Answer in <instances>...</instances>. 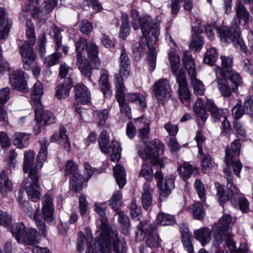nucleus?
<instances>
[{
	"instance_id": "f257e3e1",
	"label": "nucleus",
	"mask_w": 253,
	"mask_h": 253,
	"mask_svg": "<svg viewBox=\"0 0 253 253\" xmlns=\"http://www.w3.org/2000/svg\"><path fill=\"white\" fill-rule=\"evenodd\" d=\"M221 60V67L215 66V80L221 96L224 98H229L233 92H238V87L242 86L243 81L239 74L232 69V58L222 56Z\"/></svg>"
},
{
	"instance_id": "f03ea898",
	"label": "nucleus",
	"mask_w": 253,
	"mask_h": 253,
	"mask_svg": "<svg viewBox=\"0 0 253 253\" xmlns=\"http://www.w3.org/2000/svg\"><path fill=\"white\" fill-rule=\"evenodd\" d=\"M235 15L231 23L230 27H221L218 30L220 40L223 42H232L235 45L239 46L240 49L247 53V47L241 38L240 25L242 20L244 25L252 23L253 18L247 8L241 1H237L235 4Z\"/></svg>"
},
{
	"instance_id": "7ed1b4c3",
	"label": "nucleus",
	"mask_w": 253,
	"mask_h": 253,
	"mask_svg": "<svg viewBox=\"0 0 253 253\" xmlns=\"http://www.w3.org/2000/svg\"><path fill=\"white\" fill-rule=\"evenodd\" d=\"M140 29L143 36L145 38L147 45L149 48V60L153 70L156 67V52L154 44L159 35V29L156 23L152 22L150 16H144L140 19Z\"/></svg>"
},
{
	"instance_id": "20e7f679",
	"label": "nucleus",
	"mask_w": 253,
	"mask_h": 253,
	"mask_svg": "<svg viewBox=\"0 0 253 253\" xmlns=\"http://www.w3.org/2000/svg\"><path fill=\"white\" fill-rule=\"evenodd\" d=\"M42 203V215H41L40 211L37 209L34 214V219L40 234L45 237L47 235L48 229L45 221L50 223L54 220L53 198L49 194L45 195L43 198Z\"/></svg>"
},
{
	"instance_id": "39448f33",
	"label": "nucleus",
	"mask_w": 253,
	"mask_h": 253,
	"mask_svg": "<svg viewBox=\"0 0 253 253\" xmlns=\"http://www.w3.org/2000/svg\"><path fill=\"white\" fill-rule=\"evenodd\" d=\"M164 145L158 139L149 142L146 148L142 151H138L139 156L146 160H150L154 167L159 166L160 169L165 167L163 159L160 156L163 154Z\"/></svg>"
},
{
	"instance_id": "423d86ee",
	"label": "nucleus",
	"mask_w": 253,
	"mask_h": 253,
	"mask_svg": "<svg viewBox=\"0 0 253 253\" xmlns=\"http://www.w3.org/2000/svg\"><path fill=\"white\" fill-rule=\"evenodd\" d=\"M109 136L106 130H103L98 139L99 147L102 152L104 154L110 153L111 160L118 161L121 157L122 149L119 142L116 140H112L111 144L108 147Z\"/></svg>"
},
{
	"instance_id": "0eeeda50",
	"label": "nucleus",
	"mask_w": 253,
	"mask_h": 253,
	"mask_svg": "<svg viewBox=\"0 0 253 253\" xmlns=\"http://www.w3.org/2000/svg\"><path fill=\"white\" fill-rule=\"evenodd\" d=\"M154 176L157 180V186L159 190V199L162 202L169 196L172 190L174 188L175 177L172 175L166 176L163 184L164 177L161 170H157Z\"/></svg>"
},
{
	"instance_id": "6e6552de",
	"label": "nucleus",
	"mask_w": 253,
	"mask_h": 253,
	"mask_svg": "<svg viewBox=\"0 0 253 253\" xmlns=\"http://www.w3.org/2000/svg\"><path fill=\"white\" fill-rule=\"evenodd\" d=\"M241 143L238 140H234L231 144V147H227L226 149L225 162L227 165H233V171L235 174L239 176L242 168L241 163L236 160L240 155Z\"/></svg>"
},
{
	"instance_id": "1a4fd4ad",
	"label": "nucleus",
	"mask_w": 253,
	"mask_h": 253,
	"mask_svg": "<svg viewBox=\"0 0 253 253\" xmlns=\"http://www.w3.org/2000/svg\"><path fill=\"white\" fill-rule=\"evenodd\" d=\"M70 174H72L70 180L71 189L80 192L83 189V184L85 178L79 173L77 166L72 160L67 162L64 176H67Z\"/></svg>"
},
{
	"instance_id": "9d476101",
	"label": "nucleus",
	"mask_w": 253,
	"mask_h": 253,
	"mask_svg": "<svg viewBox=\"0 0 253 253\" xmlns=\"http://www.w3.org/2000/svg\"><path fill=\"white\" fill-rule=\"evenodd\" d=\"M34 108L37 125L35 126L34 131L35 134H38L41 132L42 126L55 122V117L50 111L43 110L42 104L40 107L39 105L36 106Z\"/></svg>"
},
{
	"instance_id": "9b49d317",
	"label": "nucleus",
	"mask_w": 253,
	"mask_h": 253,
	"mask_svg": "<svg viewBox=\"0 0 253 253\" xmlns=\"http://www.w3.org/2000/svg\"><path fill=\"white\" fill-rule=\"evenodd\" d=\"M152 88L153 94L159 102L164 103L171 96V89L167 79H160L153 84Z\"/></svg>"
},
{
	"instance_id": "f8f14e48",
	"label": "nucleus",
	"mask_w": 253,
	"mask_h": 253,
	"mask_svg": "<svg viewBox=\"0 0 253 253\" xmlns=\"http://www.w3.org/2000/svg\"><path fill=\"white\" fill-rule=\"evenodd\" d=\"M232 217L229 214L223 215L220 218L218 223L212 227L213 237L215 241L220 240L221 238L226 237V235L230 233V224Z\"/></svg>"
},
{
	"instance_id": "ddd939ff",
	"label": "nucleus",
	"mask_w": 253,
	"mask_h": 253,
	"mask_svg": "<svg viewBox=\"0 0 253 253\" xmlns=\"http://www.w3.org/2000/svg\"><path fill=\"white\" fill-rule=\"evenodd\" d=\"M116 99L119 104L121 112L125 114L129 118H131V111L129 104L126 102L125 98V88L122 79L118 78V84H116Z\"/></svg>"
},
{
	"instance_id": "4468645a",
	"label": "nucleus",
	"mask_w": 253,
	"mask_h": 253,
	"mask_svg": "<svg viewBox=\"0 0 253 253\" xmlns=\"http://www.w3.org/2000/svg\"><path fill=\"white\" fill-rule=\"evenodd\" d=\"M9 84L14 89L23 93H27L29 91L23 71H13L9 75Z\"/></svg>"
},
{
	"instance_id": "2eb2a0df",
	"label": "nucleus",
	"mask_w": 253,
	"mask_h": 253,
	"mask_svg": "<svg viewBox=\"0 0 253 253\" xmlns=\"http://www.w3.org/2000/svg\"><path fill=\"white\" fill-rule=\"evenodd\" d=\"M119 60L120 69L119 73L116 75V84H118L119 78L122 79V82L124 83V79L127 78L130 73V61L126 50L124 48L121 50Z\"/></svg>"
},
{
	"instance_id": "dca6fc26",
	"label": "nucleus",
	"mask_w": 253,
	"mask_h": 253,
	"mask_svg": "<svg viewBox=\"0 0 253 253\" xmlns=\"http://www.w3.org/2000/svg\"><path fill=\"white\" fill-rule=\"evenodd\" d=\"M77 65L82 75L87 78L89 80H91L92 70L99 68H95L94 65L87 60L85 56L79 54L77 56Z\"/></svg>"
},
{
	"instance_id": "f3484780",
	"label": "nucleus",
	"mask_w": 253,
	"mask_h": 253,
	"mask_svg": "<svg viewBox=\"0 0 253 253\" xmlns=\"http://www.w3.org/2000/svg\"><path fill=\"white\" fill-rule=\"evenodd\" d=\"M50 141L51 142L58 141V143L62 145L64 149L68 152L70 150V142L66 134V129L64 127H60L58 131L52 135Z\"/></svg>"
},
{
	"instance_id": "a211bd4d",
	"label": "nucleus",
	"mask_w": 253,
	"mask_h": 253,
	"mask_svg": "<svg viewBox=\"0 0 253 253\" xmlns=\"http://www.w3.org/2000/svg\"><path fill=\"white\" fill-rule=\"evenodd\" d=\"M73 86L72 80L70 77L66 78L64 82L58 84L56 88L55 96L58 99H63L67 97Z\"/></svg>"
},
{
	"instance_id": "6ab92c4d",
	"label": "nucleus",
	"mask_w": 253,
	"mask_h": 253,
	"mask_svg": "<svg viewBox=\"0 0 253 253\" xmlns=\"http://www.w3.org/2000/svg\"><path fill=\"white\" fill-rule=\"evenodd\" d=\"M86 52L87 60L93 64L95 68H99L101 61L98 57V46L94 43L89 42L88 46L86 47Z\"/></svg>"
},
{
	"instance_id": "aec40b11",
	"label": "nucleus",
	"mask_w": 253,
	"mask_h": 253,
	"mask_svg": "<svg viewBox=\"0 0 253 253\" xmlns=\"http://www.w3.org/2000/svg\"><path fill=\"white\" fill-rule=\"evenodd\" d=\"M108 80L109 75L107 71L105 69L102 70L99 80V86L100 91L106 98H110L112 95L111 86Z\"/></svg>"
},
{
	"instance_id": "412c9836",
	"label": "nucleus",
	"mask_w": 253,
	"mask_h": 253,
	"mask_svg": "<svg viewBox=\"0 0 253 253\" xmlns=\"http://www.w3.org/2000/svg\"><path fill=\"white\" fill-rule=\"evenodd\" d=\"M75 95L76 100L82 104H86L90 99L88 89L83 84H78L75 86Z\"/></svg>"
},
{
	"instance_id": "4be33fe9",
	"label": "nucleus",
	"mask_w": 253,
	"mask_h": 253,
	"mask_svg": "<svg viewBox=\"0 0 253 253\" xmlns=\"http://www.w3.org/2000/svg\"><path fill=\"white\" fill-rule=\"evenodd\" d=\"M86 236L85 237L86 239V243L87 245V249H89V248L93 246L95 244H96V246L98 247V243L100 242H103L104 241L106 240H108L109 241V246L111 245V242H112V232H110L109 230L107 229H104V231L102 232L101 234V237L97 241L95 240L92 245L90 244V243L92 242V236L91 232L90 230L86 229Z\"/></svg>"
},
{
	"instance_id": "5701e85b",
	"label": "nucleus",
	"mask_w": 253,
	"mask_h": 253,
	"mask_svg": "<svg viewBox=\"0 0 253 253\" xmlns=\"http://www.w3.org/2000/svg\"><path fill=\"white\" fill-rule=\"evenodd\" d=\"M138 231L136 232V239L138 241H142L150 231V229L154 228V221L143 220L139 222L137 225Z\"/></svg>"
},
{
	"instance_id": "b1692460",
	"label": "nucleus",
	"mask_w": 253,
	"mask_h": 253,
	"mask_svg": "<svg viewBox=\"0 0 253 253\" xmlns=\"http://www.w3.org/2000/svg\"><path fill=\"white\" fill-rule=\"evenodd\" d=\"M21 186L24 188L29 199L34 202H37L40 199L42 195L40 192V184L22 183Z\"/></svg>"
},
{
	"instance_id": "393cba45",
	"label": "nucleus",
	"mask_w": 253,
	"mask_h": 253,
	"mask_svg": "<svg viewBox=\"0 0 253 253\" xmlns=\"http://www.w3.org/2000/svg\"><path fill=\"white\" fill-rule=\"evenodd\" d=\"M13 184L9 179L8 172L6 170L0 173V192L3 197L6 196L9 191L12 190Z\"/></svg>"
},
{
	"instance_id": "a878e982",
	"label": "nucleus",
	"mask_w": 253,
	"mask_h": 253,
	"mask_svg": "<svg viewBox=\"0 0 253 253\" xmlns=\"http://www.w3.org/2000/svg\"><path fill=\"white\" fill-rule=\"evenodd\" d=\"M206 109L210 112L213 122H216L223 117L222 110L220 109L214 102L210 99H208L206 102Z\"/></svg>"
},
{
	"instance_id": "bb28decb",
	"label": "nucleus",
	"mask_w": 253,
	"mask_h": 253,
	"mask_svg": "<svg viewBox=\"0 0 253 253\" xmlns=\"http://www.w3.org/2000/svg\"><path fill=\"white\" fill-rule=\"evenodd\" d=\"M206 109L210 112L213 122H216L223 117L222 110L220 109L214 102L210 99H208L206 102Z\"/></svg>"
},
{
	"instance_id": "cd10ccee",
	"label": "nucleus",
	"mask_w": 253,
	"mask_h": 253,
	"mask_svg": "<svg viewBox=\"0 0 253 253\" xmlns=\"http://www.w3.org/2000/svg\"><path fill=\"white\" fill-rule=\"evenodd\" d=\"M206 109L210 112L213 122H216L223 117L222 110L220 109L214 102L210 99H208L206 102Z\"/></svg>"
},
{
	"instance_id": "c85d7f7f",
	"label": "nucleus",
	"mask_w": 253,
	"mask_h": 253,
	"mask_svg": "<svg viewBox=\"0 0 253 253\" xmlns=\"http://www.w3.org/2000/svg\"><path fill=\"white\" fill-rule=\"evenodd\" d=\"M206 109L210 112L213 122H216L223 117L222 110L220 109L214 102L210 99H208L206 102Z\"/></svg>"
},
{
	"instance_id": "c756f323",
	"label": "nucleus",
	"mask_w": 253,
	"mask_h": 253,
	"mask_svg": "<svg viewBox=\"0 0 253 253\" xmlns=\"http://www.w3.org/2000/svg\"><path fill=\"white\" fill-rule=\"evenodd\" d=\"M141 200L143 208L147 210L152 204L153 200L151 192L152 189L150 184L145 182L143 184Z\"/></svg>"
},
{
	"instance_id": "7c9ffc66",
	"label": "nucleus",
	"mask_w": 253,
	"mask_h": 253,
	"mask_svg": "<svg viewBox=\"0 0 253 253\" xmlns=\"http://www.w3.org/2000/svg\"><path fill=\"white\" fill-rule=\"evenodd\" d=\"M112 241H113V250L108 252L109 253H126V243L124 241H120L116 231H112ZM110 245L109 246L110 247ZM109 250L110 249L109 248Z\"/></svg>"
},
{
	"instance_id": "2f4dec72",
	"label": "nucleus",
	"mask_w": 253,
	"mask_h": 253,
	"mask_svg": "<svg viewBox=\"0 0 253 253\" xmlns=\"http://www.w3.org/2000/svg\"><path fill=\"white\" fill-rule=\"evenodd\" d=\"M182 62L188 71L190 76L195 75L196 73L195 61L192 58V54L187 50L183 52Z\"/></svg>"
},
{
	"instance_id": "473e14b6",
	"label": "nucleus",
	"mask_w": 253,
	"mask_h": 253,
	"mask_svg": "<svg viewBox=\"0 0 253 253\" xmlns=\"http://www.w3.org/2000/svg\"><path fill=\"white\" fill-rule=\"evenodd\" d=\"M157 224L154 222V228L150 229L146 240V244L150 248H158L160 246L161 240L156 231Z\"/></svg>"
},
{
	"instance_id": "72a5a7b5",
	"label": "nucleus",
	"mask_w": 253,
	"mask_h": 253,
	"mask_svg": "<svg viewBox=\"0 0 253 253\" xmlns=\"http://www.w3.org/2000/svg\"><path fill=\"white\" fill-rule=\"evenodd\" d=\"M178 171L183 178H188L191 175H196L199 173V169L188 163H185L178 168Z\"/></svg>"
},
{
	"instance_id": "f704fd0d",
	"label": "nucleus",
	"mask_w": 253,
	"mask_h": 253,
	"mask_svg": "<svg viewBox=\"0 0 253 253\" xmlns=\"http://www.w3.org/2000/svg\"><path fill=\"white\" fill-rule=\"evenodd\" d=\"M41 149L39 152L36 161L37 167L41 168L43 162L45 161L47 155V145L49 143L47 140L43 138L40 141Z\"/></svg>"
},
{
	"instance_id": "c9c22d12",
	"label": "nucleus",
	"mask_w": 253,
	"mask_h": 253,
	"mask_svg": "<svg viewBox=\"0 0 253 253\" xmlns=\"http://www.w3.org/2000/svg\"><path fill=\"white\" fill-rule=\"evenodd\" d=\"M194 111L203 122H205L209 117L206 112V105L201 98H199L195 103Z\"/></svg>"
},
{
	"instance_id": "e433bc0d",
	"label": "nucleus",
	"mask_w": 253,
	"mask_h": 253,
	"mask_svg": "<svg viewBox=\"0 0 253 253\" xmlns=\"http://www.w3.org/2000/svg\"><path fill=\"white\" fill-rule=\"evenodd\" d=\"M31 95V99L33 102L34 107L36 106H41L42 103L41 97L43 94L42 84L40 82H37L34 86Z\"/></svg>"
},
{
	"instance_id": "4c0bfd02",
	"label": "nucleus",
	"mask_w": 253,
	"mask_h": 253,
	"mask_svg": "<svg viewBox=\"0 0 253 253\" xmlns=\"http://www.w3.org/2000/svg\"><path fill=\"white\" fill-rule=\"evenodd\" d=\"M146 47L148 48L147 45V42L145 41V38L142 37L141 41L139 42L136 43L133 45V53L135 54V57L139 58L141 57L142 55L145 52ZM148 49H149V48H148ZM149 50H148V60H149ZM148 64L150 66L151 70L153 71L154 70L152 69L151 64L149 63V60H148Z\"/></svg>"
},
{
	"instance_id": "58836bf2",
	"label": "nucleus",
	"mask_w": 253,
	"mask_h": 253,
	"mask_svg": "<svg viewBox=\"0 0 253 253\" xmlns=\"http://www.w3.org/2000/svg\"><path fill=\"white\" fill-rule=\"evenodd\" d=\"M24 235L22 242H25L27 244L30 245L39 242L40 233L35 228H31L26 230Z\"/></svg>"
},
{
	"instance_id": "ea45409f",
	"label": "nucleus",
	"mask_w": 253,
	"mask_h": 253,
	"mask_svg": "<svg viewBox=\"0 0 253 253\" xmlns=\"http://www.w3.org/2000/svg\"><path fill=\"white\" fill-rule=\"evenodd\" d=\"M195 238L199 240L203 246L209 243L211 239V232L207 228H202L194 232Z\"/></svg>"
},
{
	"instance_id": "a19ab883",
	"label": "nucleus",
	"mask_w": 253,
	"mask_h": 253,
	"mask_svg": "<svg viewBox=\"0 0 253 253\" xmlns=\"http://www.w3.org/2000/svg\"><path fill=\"white\" fill-rule=\"evenodd\" d=\"M113 172L117 184L120 188H122L126 183L125 169L118 165L113 168Z\"/></svg>"
},
{
	"instance_id": "79ce46f5",
	"label": "nucleus",
	"mask_w": 253,
	"mask_h": 253,
	"mask_svg": "<svg viewBox=\"0 0 253 253\" xmlns=\"http://www.w3.org/2000/svg\"><path fill=\"white\" fill-rule=\"evenodd\" d=\"M135 123L138 125H140L141 127L138 130V137L142 139L148 138L149 134V125L146 123L144 119L142 118H138L135 120Z\"/></svg>"
},
{
	"instance_id": "37998d69",
	"label": "nucleus",
	"mask_w": 253,
	"mask_h": 253,
	"mask_svg": "<svg viewBox=\"0 0 253 253\" xmlns=\"http://www.w3.org/2000/svg\"><path fill=\"white\" fill-rule=\"evenodd\" d=\"M26 227L21 222H18L12 225L11 232L14 237L18 242H22L26 232Z\"/></svg>"
},
{
	"instance_id": "c03bdc74",
	"label": "nucleus",
	"mask_w": 253,
	"mask_h": 253,
	"mask_svg": "<svg viewBox=\"0 0 253 253\" xmlns=\"http://www.w3.org/2000/svg\"><path fill=\"white\" fill-rule=\"evenodd\" d=\"M127 100L131 103L138 104L141 109L146 107V103L144 96L139 93H127L125 95Z\"/></svg>"
},
{
	"instance_id": "a18cd8bd",
	"label": "nucleus",
	"mask_w": 253,
	"mask_h": 253,
	"mask_svg": "<svg viewBox=\"0 0 253 253\" xmlns=\"http://www.w3.org/2000/svg\"><path fill=\"white\" fill-rule=\"evenodd\" d=\"M118 214V221L120 224L122 232L124 235H127L130 228L129 218L122 211L119 212Z\"/></svg>"
},
{
	"instance_id": "49530a36",
	"label": "nucleus",
	"mask_w": 253,
	"mask_h": 253,
	"mask_svg": "<svg viewBox=\"0 0 253 253\" xmlns=\"http://www.w3.org/2000/svg\"><path fill=\"white\" fill-rule=\"evenodd\" d=\"M35 153L33 151L25 152L23 170L25 173H28L30 169L34 168Z\"/></svg>"
},
{
	"instance_id": "de8ad7c7",
	"label": "nucleus",
	"mask_w": 253,
	"mask_h": 253,
	"mask_svg": "<svg viewBox=\"0 0 253 253\" xmlns=\"http://www.w3.org/2000/svg\"><path fill=\"white\" fill-rule=\"evenodd\" d=\"M196 76L197 74L190 76L194 93L197 95H203L205 91L204 85L202 81L196 78Z\"/></svg>"
},
{
	"instance_id": "09e8293b",
	"label": "nucleus",
	"mask_w": 253,
	"mask_h": 253,
	"mask_svg": "<svg viewBox=\"0 0 253 253\" xmlns=\"http://www.w3.org/2000/svg\"><path fill=\"white\" fill-rule=\"evenodd\" d=\"M14 144L19 148L22 149L27 146L30 139V135L28 133L17 132L14 135Z\"/></svg>"
},
{
	"instance_id": "8fccbe9b",
	"label": "nucleus",
	"mask_w": 253,
	"mask_h": 253,
	"mask_svg": "<svg viewBox=\"0 0 253 253\" xmlns=\"http://www.w3.org/2000/svg\"><path fill=\"white\" fill-rule=\"evenodd\" d=\"M40 0H27L24 7V10L29 12L31 10L33 11L34 17H37L39 18L41 17V12L38 5L39 4Z\"/></svg>"
},
{
	"instance_id": "3c124183",
	"label": "nucleus",
	"mask_w": 253,
	"mask_h": 253,
	"mask_svg": "<svg viewBox=\"0 0 253 253\" xmlns=\"http://www.w3.org/2000/svg\"><path fill=\"white\" fill-rule=\"evenodd\" d=\"M232 205L236 209H240L242 212H248L249 210V202L244 197L237 198L235 200L232 199Z\"/></svg>"
},
{
	"instance_id": "603ef678",
	"label": "nucleus",
	"mask_w": 253,
	"mask_h": 253,
	"mask_svg": "<svg viewBox=\"0 0 253 253\" xmlns=\"http://www.w3.org/2000/svg\"><path fill=\"white\" fill-rule=\"evenodd\" d=\"M109 241L106 240L102 243L101 242L98 243V247L95 244L91 247L89 249L86 251V253H108L109 252Z\"/></svg>"
},
{
	"instance_id": "864d4df0",
	"label": "nucleus",
	"mask_w": 253,
	"mask_h": 253,
	"mask_svg": "<svg viewBox=\"0 0 253 253\" xmlns=\"http://www.w3.org/2000/svg\"><path fill=\"white\" fill-rule=\"evenodd\" d=\"M218 53L215 48H210L205 53L203 59L204 63L212 66L218 58Z\"/></svg>"
},
{
	"instance_id": "5fc2aeb1",
	"label": "nucleus",
	"mask_w": 253,
	"mask_h": 253,
	"mask_svg": "<svg viewBox=\"0 0 253 253\" xmlns=\"http://www.w3.org/2000/svg\"><path fill=\"white\" fill-rule=\"evenodd\" d=\"M101 203L99 204H94V208L95 211L100 216V221L101 222V225L102 228L104 229H107L109 230V227L108 224V219L107 217L106 216L105 210L106 208L102 207L100 205Z\"/></svg>"
},
{
	"instance_id": "6e6d98bb",
	"label": "nucleus",
	"mask_w": 253,
	"mask_h": 253,
	"mask_svg": "<svg viewBox=\"0 0 253 253\" xmlns=\"http://www.w3.org/2000/svg\"><path fill=\"white\" fill-rule=\"evenodd\" d=\"M122 196L121 192L116 191L109 201V205L115 211H118L122 206Z\"/></svg>"
},
{
	"instance_id": "4d7b16f0",
	"label": "nucleus",
	"mask_w": 253,
	"mask_h": 253,
	"mask_svg": "<svg viewBox=\"0 0 253 253\" xmlns=\"http://www.w3.org/2000/svg\"><path fill=\"white\" fill-rule=\"evenodd\" d=\"M26 36L29 40V43L31 45H34L36 42V37L35 33L34 26L32 20L27 19L26 20Z\"/></svg>"
},
{
	"instance_id": "13d9d810",
	"label": "nucleus",
	"mask_w": 253,
	"mask_h": 253,
	"mask_svg": "<svg viewBox=\"0 0 253 253\" xmlns=\"http://www.w3.org/2000/svg\"><path fill=\"white\" fill-rule=\"evenodd\" d=\"M93 117L100 126H104L108 118V111L107 109L94 111Z\"/></svg>"
},
{
	"instance_id": "bf43d9fd",
	"label": "nucleus",
	"mask_w": 253,
	"mask_h": 253,
	"mask_svg": "<svg viewBox=\"0 0 253 253\" xmlns=\"http://www.w3.org/2000/svg\"><path fill=\"white\" fill-rule=\"evenodd\" d=\"M157 222L162 225H172L175 222V219L172 215L165 213H160L157 217Z\"/></svg>"
},
{
	"instance_id": "052dcab7",
	"label": "nucleus",
	"mask_w": 253,
	"mask_h": 253,
	"mask_svg": "<svg viewBox=\"0 0 253 253\" xmlns=\"http://www.w3.org/2000/svg\"><path fill=\"white\" fill-rule=\"evenodd\" d=\"M33 46L25 41L21 46H19V52L22 58L36 56L32 48Z\"/></svg>"
},
{
	"instance_id": "680f3d73",
	"label": "nucleus",
	"mask_w": 253,
	"mask_h": 253,
	"mask_svg": "<svg viewBox=\"0 0 253 253\" xmlns=\"http://www.w3.org/2000/svg\"><path fill=\"white\" fill-rule=\"evenodd\" d=\"M50 34L53 38L54 42L56 44L55 50L57 51L63 46L62 44V36L60 30L58 27H54Z\"/></svg>"
},
{
	"instance_id": "e2e57ef3",
	"label": "nucleus",
	"mask_w": 253,
	"mask_h": 253,
	"mask_svg": "<svg viewBox=\"0 0 253 253\" xmlns=\"http://www.w3.org/2000/svg\"><path fill=\"white\" fill-rule=\"evenodd\" d=\"M226 186L228 189V195L229 197V201L232 202V199L235 200L237 198V196L240 193L239 190L237 186L234 184L233 180L228 179V181L226 182Z\"/></svg>"
},
{
	"instance_id": "0e129e2a",
	"label": "nucleus",
	"mask_w": 253,
	"mask_h": 253,
	"mask_svg": "<svg viewBox=\"0 0 253 253\" xmlns=\"http://www.w3.org/2000/svg\"><path fill=\"white\" fill-rule=\"evenodd\" d=\"M233 126L235 129L236 135L238 137L236 140H238L239 142L240 143V141L245 140L247 137L246 130L243 126L237 121L234 122Z\"/></svg>"
},
{
	"instance_id": "69168bd1",
	"label": "nucleus",
	"mask_w": 253,
	"mask_h": 253,
	"mask_svg": "<svg viewBox=\"0 0 253 253\" xmlns=\"http://www.w3.org/2000/svg\"><path fill=\"white\" fill-rule=\"evenodd\" d=\"M153 171L151 167L148 164L142 165L139 175L143 177L148 182L153 179Z\"/></svg>"
},
{
	"instance_id": "338daca9",
	"label": "nucleus",
	"mask_w": 253,
	"mask_h": 253,
	"mask_svg": "<svg viewBox=\"0 0 253 253\" xmlns=\"http://www.w3.org/2000/svg\"><path fill=\"white\" fill-rule=\"evenodd\" d=\"M193 213L195 219L201 220L203 219L205 212L203 204L200 202L195 203L193 206Z\"/></svg>"
},
{
	"instance_id": "774afa93",
	"label": "nucleus",
	"mask_w": 253,
	"mask_h": 253,
	"mask_svg": "<svg viewBox=\"0 0 253 253\" xmlns=\"http://www.w3.org/2000/svg\"><path fill=\"white\" fill-rule=\"evenodd\" d=\"M61 53L55 52L47 56L44 59V62L47 67H50L59 62V59L61 57Z\"/></svg>"
}]
</instances>
